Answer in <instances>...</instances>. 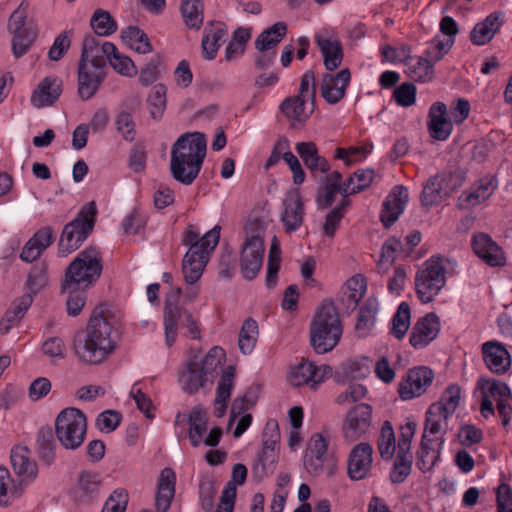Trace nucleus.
I'll list each match as a JSON object with an SVG mask.
<instances>
[{"instance_id": "obj_1", "label": "nucleus", "mask_w": 512, "mask_h": 512, "mask_svg": "<svg viewBox=\"0 0 512 512\" xmlns=\"http://www.w3.org/2000/svg\"><path fill=\"white\" fill-rule=\"evenodd\" d=\"M117 337L107 307L100 305L93 310L86 330L75 336L73 350L80 361L99 364L115 350Z\"/></svg>"}, {"instance_id": "obj_2", "label": "nucleus", "mask_w": 512, "mask_h": 512, "mask_svg": "<svg viewBox=\"0 0 512 512\" xmlns=\"http://www.w3.org/2000/svg\"><path fill=\"white\" fill-rule=\"evenodd\" d=\"M342 326L333 303H324L310 326V342L318 354L331 351L339 342Z\"/></svg>"}, {"instance_id": "obj_3", "label": "nucleus", "mask_w": 512, "mask_h": 512, "mask_svg": "<svg viewBox=\"0 0 512 512\" xmlns=\"http://www.w3.org/2000/svg\"><path fill=\"white\" fill-rule=\"evenodd\" d=\"M102 257L95 247H88L69 264L65 271L64 288L86 289L98 280L102 273Z\"/></svg>"}, {"instance_id": "obj_4", "label": "nucleus", "mask_w": 512, "mask_h": 512, "mask_svg": "<svg viewBox=\"0 0 512 512\" xmlns=\"http://www.w3.org/2000/svg\"><path fill=\"white\" fill-rule=\"evenodd\" d=\"M87 432V419L76 408L63 409L55 419V435L66 450H76L82 446Z\"/></svg>"}, {"instance_id": "obj_5", "label": "nucleus", "mask_w": 512, "mask_h": 512, "mask_svg": "<svg viewBox=\"0 0 512 512\" xmlns=\"http://www.w3.org/2000/svg\"><path fill=\"white\" fill-rule=\"evenodd\" d=\"M95 202L84 205L77 217L66 224L59 240V251L65 255L77 250L91 234L96 220Z\"/></svg>"}, {"instance_id": "obj_6", "label": "nucleus", "mask_w": 512, "mask_h": 512, "mask_svg": "<svg viewBox=\"0 0 512 512\" xmlns=\"http://www.w3.org/2000/svg\"><path fill=\"white\" fill-rule=\"evenodd\" d=\"M446 283V268L440 258H431L415 278L416 292L423 303L431 302Z\"/></svg>"}, {"instance_id": "obj_7", "label": "nucleus", "mask_w": 512, "mask_h": 512, "mask_svg": "<svg viewBox=\"0 0 512 512\" xmlns=\"http://www.w3.org/2000/svg\"><path fill=\"white\" fill-rule=\"evenodd\" d=\"M163 320L165 342L168 347H171L176 341L178 321H183V328L187 329L188 337L195 340L201 339V329L198 321L187 309L179 307L176 304L166 302Z\"/></svg>"}, {"instance_id": "obj_8", "label": "nucleus", "mask_w": 512, "mask_h": 512, "mask_svg": "<svg viewBox=\"0 0 512 512\" xmlns=\"http://www.w3.org/2000/svg\"><path fill=\"white\" fill-rule=\"evenodd\" d=\"M264 252L262 237L255 235L245 240L240 252V271L244 279L256 278L263 265Z\"/></svg>"}, {"instance_id": "obj_9", "label": "nucleus", "mask_w": 512, "mask_h": 512, "mask_svg": "<svg viewBox=\"0 0 512 512\" xmlns=\"http://www.w3.org/2000/svg\"><path fill=\"white\" fill-rule=\"evenodd\" d=\"M205 157L196 154L188 156L185 153L171 150L170 172L173 178L184 185H191L201 170Z\"/></svg>"}, {"instance_id": "obj_10", "label": "nucleus", "mask_w": 512, "mask_h": 512, "mask_svg": "<svg viewBox=\"0 0 512 512\" xmlns=\"http://www.w3.org/2000/svg\"><path fill=\"white\" fill-rule=\"evenodd\" d=\"M115 51V45L111 42H103L93 36L87 35L82 41L81 57L79 64H84L91 69L105 70L106 60Z\"/></svg>"}, {"instance_id": "obj_11", "label": "nucleus", "mask_w": 512, "mask_h": 512, "mask_svg": "<svg viewBox=\"0 0 512 512\" xmlns=\"http://www.w3.org/2000/svg\"><path fill=\"white\" fill-rule=\"evenodd\" d=\"M332 375V368L329 365L316 366L310 361H302L291 369L289 382L295 387L308 386L316 389L318 384Z\"/></svg>"}, {"instance_id": "obj_12", "label": "nucleus", "mask_w": 512, "mask_h": 512, "mask_svg": "<svg viewBox=\"0 0 512 512\" xmlns=\"http://www.w3.org/2000/svg\"><path fill=\"white\" fill-rule=\"evenodd\" d=\"M372 407L361 403L351 408L344 420L343 435L350 442H354L365 435L371 427Z\"/></svg>"}, {"instance_id": "obj_13", "label": "nucleus", "mask_w": 512, "mask_h": 512, "mask_svg": "<svg viewBox=\"0 0 512 512\" xmlns=\"http://www.w3.org/2000/svg\"><path fill=\"white\" fill-rule=\"evenodd\" d=\"M434 378L433 371L424 366L408 371L406 377L400 382L398 392L403 400H410L421 396L431 385Z\"/></svg>"}, {"instance_id": "obj_14", "label": "nucleus", "mask_w": 512, "mask_h": 512, "mask_svg": "<svg viewBox=\"0 0 512 512\" xmlns=\"http://www.w3.org/2000/svg\"><path fill=\"white\" fill-rule=\"evenodd\" d=\"M481 354L485 366L494 374L503 375L509 371L512 360L504 344L496 340L484 342Z\"/></svg>"}, {"instance_id": "obj_15", "label": "nucleus", "mask_w": 512, "mask_h": 512, "mask_svg": "<svg viewBox=\"0 0 512 512\" xmlns=\"http://www.w3.org/2000/svg\"><path fill=\"white\" fill-rule=\"evenodd\" d=\"M351 80V73L344 68L337 74H324L320 84V93L323 99L331 105L340 102L346 94V89Z\"/></svg>"}, {"instance_id": "obj_16", "label": "nucleus", "mask_w": 512, "mask_h": 512, "mask_svg": "<svg viewBox=\"0 0 512 512\" xmlns=\"http://www.w3.org/2000/svg\"><path fill=\"white\" fill-rule=\"evenodd\" d=\"M471 244L475 254L487 265L501 267L506 264L504 251L488 234L478 233L473 235Z\"/></svg>"}, {"instance_id": "obj_17", "label": "nucleus", "mask_w": 512, "mask_h": 512, "mask_svg": "<svg viewBox=\"0 0 512 512\" xmlns=\"http://www.w3.org/2000/svg\"><path fill=\"white\" fill-rule=\"evenodd\" d=\"M372 455L373 448L369 443L361 442L354 446L349 454L347 467L351 480H362L368 475L372 467Z\"/></svg>"}, {"instance_id": "obj_18", "label": "nucleus", "mask_w": 512, "mask_h": 512, "mask_svg": "<svg viewBox=\"0 0 512 512\" xmlns=\"http://www.w3.org/2000/svg\"><path fill=\"white\" fill-rule=\"evenodd\" d=\"M63 82L55 76L45 77L33 90L30 101L35 108L53 105L62 93Z\"/></svg>"}, {"instance_id": "obj_19", "label": "nucleus", "mask_w": 512, "mask_h": 512, "mask_svg": "<svg viewBox=\"0 0 512 512\" xmlns=\"http://www.w3.org/2000/svg\"><path fill=\"white\" fill-rule=\"evenodd\" d=\"M439 330L438 316L435 313H428L413 326L410 344L416 349L423 348L437 337Z\"/></svg>"}, {"instance_id": "obj_20", "label": "nucleus", "mask_w": 512, "mask_h": 512, "mask_svg": "<svg viewBox=\"0 0 512 512\" xmlns=\"http://www.w3.org/2000/svg\"><path fill=\"white\" fill-rule=\"evenodd\" d=\"M408 196L407 188L403 185H397L386 197L380 216L384 227L389 228L397 221L408 201Z\"/></svg>"}, {"instance_id": "obj_21", "label": "nucleus", "mask_w": 512, "mask_h": 512, "mask_svg": "<svg viewBox=\"0 0 512 512\" xmlns=\"http://www.w3.org/2000/svg\"><path fill=\"white\" fill-rule=\"evenodd\" d=\"M428 131L438 141L446 140L452 131V123L447 118V107L442 102L434 103L429 110Z\"/></svg>"}, {"instance_id": "obj_22", "label": "nucleus", "mask_w": 512, "mask_h": 512, "mask_svg": "<svg viewBox=\"0 0 512 512\" xmlns=\"http://www.w3.org/2000/svg\"><path fill=\"white\" fill-rule=\"evenodd\" d=\"M284 210L281 214V221L286 232L296 231L303 223L304 204L300 193L293 191L283 201Z\"/></svg>"}, {"instance_id": "obj_23", "label": "nucleus", "mask_w": 512, "mask_h": 512, "mask_svg": "<svg viewBox=\"0 0 512 512\" xmlns=\"http://www.w3.org/2000/svg\"><path fill=\"white\" fill-rule=\"evenodd\" d=\"M105 71L91 69L84 64L78 66V95L86 101L91 99L105 79Z\"/></svg>"}, {"instance_id": "obj_24", "label": "nucleus", "mask_w": 512, "mask_h": 512, "mask_svg": "<svg viewBox=\"0 0 512 512\" xmlns=\"http://www.w3.org/2000/svg\"><path fill=\"white\" fill-rule=\"evenodd\" d=\"M489 395L496 401V409L504 428H507L512 415V396L506 383L493 380L488 388Z\"/></svg>"}, {"instance_id": "obj_25", "label": "nucleus", "mask_w": 512, "mask_h": 512, "mask_svg": "<svg viewBox=\"0 0 512 512\" xmlns=\"http://www.w3.org/2000/svg\"><path fill=\"white\" fill-rule=\"evenodd\" d=\"M315 42L323 56L325 68L329 71L337 69L343 60L342 45L339 39L316 34Z\"/></svg>"}, {"instance_id": "obj_26", "label": "nucleus", "mask_w": 512, "mask_h": 512, "mask_svg": "<svg viewBox=\"0 0 512 512\" xmlns=\"http://www.w3.org/2000/svg\"><path fill=\"white\" fill-rule=\"evenodd\" d=\"M196 248L189 249L182 261V272L188 284L196 283L203 274L204 268L209 261L211 251H196Z\"/></svg>"}, {"instance_id": "obj_27", "label": "nucleus", "mask_w": 512, "mask_h": 512, "mask_svg": "<svg viewBox=\"0 0 512 512\" xmlns=\"http://www.w3.org/2000/svg\"><path fill=\"white\" fill-rule=\"evenodd\" d=\"M502 24L503 13L498 11L491 13L474 26L470 33L471 42L478 46L489 43Z\"/></svg>"}, {"instance_id": "obj_28", "label": "nucleus", "mask_w": 512, "mask_h": 512, "mask_svg": "<svg viewBox=\"0 0 512 512\" xmlns=\"http://www.w3.org/2000/svg\"><path fill=\"white\" fill-rule=\"evenodd\" d=\"M176 475L171 468H164L158 479L155 507L157 512H167L175 495Z\"/></svg>"}, {"instance_id": "obj_29", "label": "nucleus", "mask_w": 512, "mask_h": 512, "mask_svg": "<svg viewBox=\"0 0 512 512\" xmlns=\"http://www.w3.org/2000/svg\"><path fill=\"white\" fill-rule=\"evenodd\" d=\"M102 478L99 472L82 470L77 476L76 486L74 488V498L78 502H88L99 491Z\"/></svg>"}, {"instance_id": "obj_30", "label": "nucleus", "mask_w": 512, "mask_h": 512, "mask_svg": "<svg viewBox=\"0 0 512 512\" xmlns=\"http://www.w3.org/2000/svg\"><path fill=\"white\" fill-rule=\"evenodd\" d=\"M12 468L22 480H32L38 472L37 464L31 459V452L26 446H15L10 455Z\"/></svg>"}, {"instance_id": "obj_31", "label": "nucleus", "mask_w": 512, "mask_h": 512, "mask_svg": "<svg viewBox=\"0 0 512 512\" xmlns=\"http://www.w3.org/2000/svg\"><path fill=\"white\" fill-rule=\"evenodd\" d=\"M295 150L311 173L318 171L327 173L330 170L328 161L319 155L318 148L314 142H298L295 145Z\"/></svg>"}, {"instance_id": "obj_32", "label": "nucleus", "mask_w": 512, "mask_h": 512, "mask_svg": "<svg viewBox=\"0 0 512 512\" xmlns=\"http://www.w3.org/2000/svg\"><path fill=\"white\" fill-rule=\"evenodd\" d=\"M220 238V227L215 226L213 229L199 238V233L194 229V226L189 225L183 237V244L189 245V249L196 248L200 251H213Z\"/></svg>"}, {"instance_id": "obj_33", "label": "nucleus", "mask_w": 512, "mask_h": 512, "mask_svg": "<svg viewBox=\"0 0 512 512\" xmlns=\"http://www.w3.org/2000/svg\"><path fill=\"white\" fill-rule=\"evenodd\" d=\"M206 137L201 132H192V133H184L182 134L176 142L173 144L171 150H177L178 152H183L188 156H192L198 154L201 157L206 156Z\"/></svg>"}, {"instance_id": "obj_34", "label": "nucleus", "mask_w": 512, "mask_h": 512, "mask_svg": "<svg viewBox=\"0 0 512 512\" xmlns=\"http://www.w3.org/2000/svg\"><path fill=\"white\" fill-rule=\"evenodd\" d=\"M234 377V367L228 366L225 369L217 387L215 398V414L217 417H222L226 411V402L229 400L231 395Z\"/></svg>"}, {"instance_id": "obj_35", "label": "nucleus", "mask_w": 512, "mask_h": 512, "mask_svg": "<svg viewBox=\"0 0 512 512\" xmlns=\"http://www.w3.org/2000/svg\"><path fill=\"white\" fill-rule=\"evenodd\" d=\"M32 302L33 298L31 294H25L18 300L14 301L0 322L1 333H8L12 325L22 319Z\"/></svg>"}, {"instance_id": "obj_36", "label": "nucleus", "mask_w": 512, "mask_h": 512, "mask_svg": "<svg viewBox=\"0 0 512 512\" xmlns=\"http://www.w3.org/2000/svg\"><path fill=\"white\" fill-rule=\"evenodd\" d=\"M287 32L285 22H277L270 28L264 30L255 40V48L259 52L273 50L284 38Z\"/></svg>"}, {"instance_id": "obj_37", "label": "nucleus", "mask_w": 512, "mask_h": 512, "mask_svg": "<svg viewBox=\"0 0 512 512\" xmlns=\"http://www.w3.org/2000/svg\"><path fill=\"white\" fill-rule=\"evenodd\" d=\"M189 432L188 437L193 447H198L202 443L203 435L207 431L208 417L207 413L199 407H195L188 417Z\"/></svg>"}, {"instance_id": "obj_38", "label": "nucleus", "mask_w": 512, "mask_h": 512, "mask_svg": "<svg viewBox=\"0 0 512 512\" xmlns=\"http://www.w3.org/2000/svg\"><path fill=\"white\" fill-rule=\"evenodd\" d=\"M307 99L301 96H294L286 98L280 105L281 111L284 115L292 121V125L295 123L305 122L313 112V109L306 111L305 103Z\"/></svg>"}, {"instance_id": "obj_39", "label": "nucleus", "mask_w": 512, "mask_h": 512, "mask_svg": "<svg viewBox=\"0 0 512 512\" xmlns=\"http://www.w3.org/2000/svg\"><path fill=\"white\" fill-rule=\"evenodd\" d=\"M207 381L208 378L202 372L200 364L197 362H189L186 369L180 376V382L183 389L190 394L195 393L200 388L204 387Z\"/></svg>"}, {"instance_id": "obj_40", "label": "nucleus", "mask_w": 512, "mask_h": 512, "mask_svg": "<svg viewBox=\"0 0 512 512\" xmlns=\"http://www.w3.org/2000/svg\"><path fill=\"white\" fill-rule=\"evenodd\" d=\"M378 311V303L376 299H367L361 306L358 314L355 330L360 337L368 335L373 328Z\"/></svg>"}, {"instance_id": "obj_41", "label": "nucleus", "mask_w": 512, "mask_h": 512, "mask_svg": "<svg viewBox=\"0 0 512 512\" xmlns=\"http://www.w3.org/2000/svg\"><path fill=\"white\" fill-rule=\"evenodd\" d=\"M443 180L439 175H434L427 180V183L423 187L420 200L423 206L431 207L439 205L446 196V191L443 190Z\"/></svg>"}, {"instance_id": "obj_42", "label": "nucleus", "mask_w": 512, "mask_h": 512, "mask_svg": "<svg viewBox=\"0 0 512 512\" xmlns=\"http://www.w3.org/2000/svg\"><path fill=\"white\" fill-rule=\"evenodd\" d=\"M493 190L492 179H482L475 190L461 194L459 197V206L465 209L476 206L488 199L493 193Z\"/></svg>"}, {"instance_id": "obj_43", "label": "nucleus", "mask_w": 512, "mask_h": 512, "mask_svg": "<svg viewBox=\"0 0 512 512\" xmlns=\"http://www.w3.org/2000/svg\"><path fill=\"white\" fill-rule=\"evenodd\" d=\"M460 387L450 385L443 392L439 402L432 404V411H440L444 419H448L457 409L460 401Z\"/></svg>"}, {"instance_id": "obj_44", "label": "nucleus", "mask_w": 512, "mask_h": 512, "mask_svg": "<svg viewBox=\"0 0 512 512\" xmlns=\"http://www.w3.org/2000/svg\"><path fill=\"white\" fill-rule=\"evenodd\" d=\"M373 177V170H357L344 182L341 194L344 197H347L348 195H352L366 189L371 184Z\"/></svg>"}, {"instance_id": "obj_45", "label": "nucleus", "mask_w": 512, "mask_h": 512, "mask_svg": "<svg viewBox=\"0 0 512 512\" xmlns=\"http://www.w3.org/2000/svg\"><path fill=\"white\" fill-rule=\"evenodd\" d=\"M166 94L167 87L162 83H158L152 88L148 96L149 112L155 120H160L164 115L167 102Z\"/></svg>"}, {"instance_id": "obj_46", "label": "nucleus", "mask_w": 512, "mask_h": 512, "mask_svg": "<svg viewBox=\"0 0 512 512\" xmlns=\"http://www.w3.org/2000/svg\"><path fill=\"white\" fill-rule=\"evenodd\" d=\"M257 336V322L252 318L246 319L241 327L238 339L239 349L243 354H250L253 351Z\"/></svg>"}, {"instance_id": "obj_47", "label": "nucleus", "mask_w": 512, "mask_h": 512, "mask_svg": "<svg viewBox=\"0 0 512 512\" xmlns=\"http://www.w3.org/2000/svg\"><path fill=\"white\" fill-rule=\"evenodd\" d=\"M377 444L381 458L390 460L396 451V440L393 427L389 421H385L382 425Z\"/></svg>"}, {"instance_id": "obj_48", "label": "nucleus", "mask_w": 512, "mask_h": 512, "mask_svg": "<svg viewBox=\"0 0 512 512\" xmlns=\"http://www.w3.org/2000/svg\"><path fill=\"white\" fill-rule=\"evenodd\" d=\"M412 453L397 452L395 462L390 472V480L394 484H400L410 475L412 469Z\"/></svg>"}, {"instance_id": "obj_49", "label": "nucleus", "mask_w": 512, "mask_h": 512, "mask_svg": "<svg viewBox=\"0 0 512 512\" xmlns=\"http://www.w3.org/2000/svg\"><path fill=\"white\" fill-rule=\"evenodd\" d=\"M13 34L12 38V53L15 58H20L25 55L32 44L35 42L37 38V30L36 29H28L26 31L19 32H11Z\"/></svg>"}, {"instance_id": "obj_50", "label": "nucleus", "mask_w": 512, "mask_h": 512, "mask_svg": "<svg viewBox=\"0 0 512 512\" xmlns=\"http://www.w3.org/2000/svg\"><path fill=\"white\" fill-rule=\"evenodd\" d=\"M225 361V352L218 346L212 347L200 364V369L209 379L217 375V369L223 365Z\"/></svg>"}, {"instance_id": "obj_51", "label": "nucleus", "mask_w": 512, "mask_h": 512, "mask_svg": "<svg viewBox=\"0 0 512 512\" xmlns=\"http://www.w3.org/2000/svg\"><path fill=\"white\" fill-rule=\"evenodd\" d=\"M181 13L188 28L199 29L204 19L203 2H183Z\"/></svg>"}, {"instance_id": "obj_52", "label": "nucleus", "mask_w": 512, "mask_h": 512, "mask_svg": "<svg viewBox=\"0 0 512 512\" xmlns=\"http://www.w3.org/2000/svg\"><path fill=\"white\" fill-rule=\"evenodd\" d=\"M432 62L427 56L415 58V63L408 64L409 76L420 82H427L433 78V66Z\"/></svg>"}, {"instance_id": "obj_53", "label": "nucleus", "mask_w": 512, "mask_h": 512, "mask_svg": "<svg viewBox=\"0 0 512 512\" xmlns=\"http://www.w3.org/2000/svg\"><path fill=\"white\" fill-rule=\"evenodd\" d=\"M90 24L98 36L110 35L117 29L116 22L112 19L111 15L102 9L94 12Z\"/></svg>"}, {"instance_id": "obj_54", "label": "nucleus", "mask_w": 512, "mask_h": 512, "mask_svg": "<svg viewBox=\"0 0 512 512\" xmlns=\"http://www.w3.org/2000/svg\"><path fill=\"white\" fill-rule=\"evenodd\" d=\"M410 327V307L402 302L392 319L391 334L397 339H402Z\"/></svg>"}, {"instance_id": "obj_55", "label": "nucleus", "mask_w": 512, "mask_h": 512, "mask_svg": "<svg viewBox=\"0 0 512 512\" xmlns=\"http://www.w3.org/2000/svg\"><path fill=\"white\" fill-rule=\"evenodd\" d=\"M107 61L122 76L134 77L138 73L134 62L129 57L121 54L116 47L115 51L109 55Z\"/></svg>"}, {"instance_id": "obj_56", "label": "nucleus", "mask_w": 512, "mask_h": 512, "mask_svg": "<svg viewBox=\"0 0 512 512\" xmlns=\"http://www.w3.org/2000/svg\"><path fill=\"white\" fill-rule=\"evenodd\" d=\"M48 283L47 265L45 263H39L34 265L27 277L26 285L31 292L30 294H36L43 289Z\"/></svg>"}, {"instance_id": "obj_57", "label": "nucleus", "mask_w": 512, "mask_h": 512, "mask_svg": "<svg viewBox=\"0 0 512 512\" xmlns=\"http://www.w3.org/2000/svg\"><path fill=\"white\" fill-rule=\"evenodd\" d=\"M62 292L68 294V297L66 300V310H67L68 315L73 316V317L79 315L80 312L82 311V309L85 305V301H86L85 289L64 288V282H62Z\"/></svg>"}, {"instance_id": "obj_58", "label": "nucleus", "mask_w": 512, "mask_h": 512, "mask_svg": "<svg viewBox=\"0 0 512 512\" xmlns=\"http://www.w3.org/2000/svg\"><path fill=\"white\" fill-rule=\"evenodd\" d=\"M39 452L44 461L51 463L55 457V441L50 428H41L37 435Z\"/></svg>"}, {"instance_id": "obj_59", "label": "nucleus", "mask_w": 512, "mask_h": 512, "mask_svg": "<svg viewBox=\"0 0 512 512\" xmlns=\"http://www.w3.org/2000/svg\"><path fill=\"white\" fill-rule=\"evenodd\" d=\"M431 440L427 439V435L423 434L420 450L418 451V466L422 471H429L433 468L437 456L435 451L429 444Z\"/></svg>"}, {"instance_id": "obj_60", "label": "nucleus", "mask_w": 512, "mask_h": 512, "mask_svg": "<svg viewBox=\"0 0 512 512\" xmlns=\"http://www.w3.org/2000/svg\"><path fill=\"white\" fill-rule=\"evenodd\" d=\"M117 131L122 137L129 142H132L136 137L135 123L131 113L122 111L119 113L115 120Z\"/></svg>"}, {"instance_id": "obj_61", "label": "nucleus", "mask_w": 512, "mask_h": 512, "mask_svg": "<svg viewBox=\"0 0 512 512\" xmlns=\"http://www.w3.org/2000/svg\"><path fill=\"white\" fill-rule=\"evenodd\" d=\"M393 98L402 107H409L415 103L416 87L413 83L406 82L395 88Z\"/></svg>"}, {"instance_id": "obj_62", "label": "nucleus", "mask_w": 512, "mask_h": 512, "mask_svg": "<svg viewBox=\"0 0 512 512\" xmlns=\"http://www.w3.org/2000/svg\"><path fill=\"white\" fill-rule=\"evenodd\" d=\"M453 44V38L446 40H435L431 42L426 49L425 56H427L435 64L451 50Z\"/></svg>"}, {"instance_id": "obj_63", "label": "nucleus", "mask_w": 512, "mask_h": 512, "mask_svg": "<svg viewBox=\"0 0 512 512\" xmlns=\"http://www.w3.org/2000/svg\"><path fill=\"white\" fill-rule=\"evenodd\" d=\"M128 504V492L125 489H116L105 502L104 512H125Z\"/></svg>"}, {"instance_id": "obj_64", "label": "nucleus", "mask_w": 512, "mask_h": 512, "mask_svg": "<svg viewBox=\"0 0 512 512\" xmlns=\"http://www.w3.org/2000/svg\"><path fill=\"white\" fill-rule=\"evenodd\" d=\"M498 512H512V489L506 483H501L496 491Z\"/></svg>"}]
</instances>
